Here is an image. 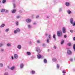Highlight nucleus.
Returning <instances> with one entry per match:
<instances>
[{
	"mask_svg": "<svg viewBox=\"0 0 75 75\" xmlns=\"http://www.w3.org/2000/svg\"><path fill=\"white\" fill-rule=\"evenodd\" d=\"M57 35L58 37H62V31H58L57 32Z\"/></svg>",
	"mask_w": 75,
	"mask_h": 75,
	"instance_id": "nucleus-1",
	"label": "nucleus"
},
{
	"mask_svg": "<svg viewBox=\"0 0 75 75\" xmlns=\"http://www.w3.org/2000/svg\"><path fill=\"white\" fill-rule=\"evenodd\" d=\"M36 50L38 53V54H40L41 53V50H40V48L38 47H37L36 48Z\"/></svg>",
	"mask_w": 75,
	"mask_h": 75,
	"instance_id": "nucleus-2",
	"label": "nucleus"
},
{
	"mask_svg": "<svg viewBox=\"0 0 75 75\" xmlns=\"http://www.w3.org/2000/svg\"><path fill=\"white\" fill-rule=\"evenodd\" d=\"M20 31V29L19 28H18L16 29V30H15L14 31V33L15 34H16L17 33H18Z\"/></svg>",
	"mask_w": 75,
	"mask_h": 75,
	"instance_id": "nucleus-3",
	"label": "nucleus"
},
{
	"mask_svg": "<svg viewBox=\"0 0 75 75\" xmlns=\"http://www.w3.org/2000/svg\"><path fill=\"white\" fill-rule=\"evenodd\" d=\"M26 23H31V19L30 18L27 19L26 20Z\"/></svg>",
	"mask_w": 75,
	"mask_h": 75,
	"instance_id": "nucleus-4",
	"label": "nucleus"
},
{
	"mask_svg": "<svg viewBox=\"0 0 75 75\" xmlns=\"http://www.w3.org/2000/svg\"><path fill=\"white\" fill-rule=\"evenodd\" d=\"M67 54L68 55H71L72 54V52L69 50H68L67 51Z\"/></svg>",
	"mask_w": 75,
	"mask_h": 75,
	"instance_id": "nucleus-5",
	"label": "nucleus"
},
{
	"mask_svg": "<svg viewBox=\"0 0 75 75\" xmlns=\"http://www.w3.org/2000/svg\"><path fill=\"white\" fill-rule=\"evenodd\" d=\"M62 31L63 33H66V29L65 28H62Z\"/></svg>",
	"mask_w": 75,
	"mask_h": 75,
	"instance_id": "nucleus-6",
	"label": "nucleus"
},
{
	"mask_svg": "<svg viewBox=\"0 0 75 75\" xmlns=\"http://www.w3.org/2000/svg\"><path fill=\"white\" fill-rule=\"evenodd\" d=\"M70 22L71 24H72L73 23H74V20L73 19V18H71L70 20Z\"/></svg>",
	"mask_w": 75,
	"mask_h": 75,
	"instance_id": "nucleus-7",
	"label": "nucleus"
},
{
	"mask_svg": "<svg viewBox=\"0 0 75 75\" xmlns=\"http://www.w3.org/2000/svg\"><path fill=\"white\" fill-rule=\"evenodd\" d=\"M18 58V55H17V54H14V58H15V59H17Z\"/></svg>",
	"mask_w": 75,
	"mask_h": 75,
	"instance_id": "nucleus-8",
	"label": "nucleus"
},
{
	"mask_svg": "<svg viewBox=\"0 0 75 75\" xmlns=\"http://www.w3.org/2000/svg\"><path fill=\"white\" fill-rule=\"evenodd\" d=\"M41 55L40 54H38L37 55V57L38 59H40L41 58Z\"/></svg>",
	"mask_w": 75,
	"mask_h": 75,
	"instance_id": "nucleus-9",
	"label": "nucleus"
},
{
	"mask_svg": "<svg viewBox=\"0 0 75 75\" xmlns=\"http://www.w3.org/2000/svg\"><path fill=\"white\" fill-rule=\"evenodd\" d=\"M65 4L67 6H69L70 4H69V3H68V2H66Z\"/></svg>",
	"mask_w": 75,
	"mask_h": 75,
	"instance_id": "nucleus-10",
	"label": "nucleus"
},
{
	"mask_svg": "<svg viewBox=\"0 0 75 75\" xmlns=\"http://www.w3.org/2000/svg\"><path fill=\"white\" fill-rule=\"evenodd\" d=\"M1 13H4L5 11V9H1Z\"/></svg>",
	"mask_w": 75,
	"mask_h": 75,
	"instance_id": "nucleus-11",
	"label": "nucleus"
},
{
	"mask_svg": "<svg viewBox=\"0 0 75 75\" xmlns=\"http://www.w3.org/2000/svg\"><path fill=\"white\" fill-rule=\"evenodd\" d=\"M44 63H45V64L47 63V59H44Z\"/></svg>",
	"mask_w": 75,
	"mask_h": 75,
	"instance_id": "nucleus-12",
	"label": "nucleus"
},
{
	"mask_svg": "<svg viewBox=\"0 0 75 75\" xmlns=\"http://www.w3.org/2000/svg\"><path fill=\"white\" fill-rule=\"evenodd\" d=\"M16 11V9H13L12 11V13H14Z\"/></svg>",
	"mask_w": 75,
	"mask_h": 75,
	"instance_id": "nucleus-13",
	"label": "nucleus"
},
{
	"mask_svg": "<svg viewBox=\"0 0 75 75\" xmlns=\"http://www.w3.org/2000/svg\"><path fill=\"white\" fill-rule=\"evenodd\" d=\"M67 13L68 14H70L71 13V11H70L69 10H68L67 11Z\"/></svg>",
	"mask_w": 75,
	"mask_h": 75,
	"instance_id": "nucleus-14",
	"label": "nucleus"
},
{
	"mask_svg": "<svg viewBox=\"0 0 75 75\" xmlns=\"http://www.w3.org/2000/svg\"><path fill=\"white\" fill-rule=\"evenodd\" d=\"M17 48H18V49H21V45H19L18 47H17Z\"/></svg>",
	"mask_w": 75,
	"mask_h": 75,
	"instance_id": "nucleus-15",
	"label": "nucleus"
},
{
	"mask_svg": "<svg viewBox=\"0 0 75 75\" xmlns=\"http://www.w3.org/2000/svg\"><path fill=\"white\" fill-rule=\"evenodd\" d=\"M14 68H15V67H14L13 66L11 68V69L13 71V70L14 69Z\"/></svg>",
	"mask_w": 75,
	"mask_h": 75,
	"instance_id": "nucleus-16",
	"label": "nucleus"
},
{
	"mask_svg": "<svg viewBox=\"0 0 75 75\" xmlns=\"http://www.w3.org/2000/svg\"><path fill=\"white\" fill-rule=\"evenodd\" d=\"M5 25L4 24H3L0 26V27H1V28H2V27H4Z\"/></svg>",
	"mask_w": 75,
	"mask_h": 75,
	"instance_id": "nucleus-17",
	"label": "nucleus"
},
{
	"mask_svg": "<svg viewBox=\"0 0 75 75\" xmlns=\"http://www.w3.org/2000/svg\"><path fill=\"white\" fill-rule=\"evenodd\" d=\"M6 2V0H3L2 1V3L3 4L5 3Z\"/></svg>",
	"mask_w": 75,
	"mask_h": 75,
	"instance_id": "nucleus-18",
	"label": "nucleus"
},
{
	"mask_svg": "<svg viewBox=\"0 0 75 75\" xmlns=\"http://www.w3.org/2000/svg\"><path fill=\"white\" fill-rule=\"evenodd\" d=\"M73 48L74 50V51H75V44H74L73 46Z\"/></svg>",
	"mask_w": 75,
	"mask_h": 75,
	"instance_id": "nucleus-19",
	"label": "nucleus"
},
{
	"mask_svg": "<svg viewBox=\"0 0 75 75\" xmlns=\"http://www.w3.org/2000/svg\"><path fill=\"white\" fill-rule=\"evenodd\" d=\"M23 66H24V64H21V68H22Z\"/></svg>",
	"mask_w": 75,
	"mask_h": 75,
	"instance_id": "nucleus-20",
	"label": "nucleus"
},
{
	"mask_svg": "<svg viewBox=\"0 0 75 75\" xmlns=\"http://www.w3.org/2000/svg\"><path fill=\"white\" fill-rule=\"evenodd\" d=\"M64 42V40H62V41L61 42V44H63V43Z\"/></svg>",
	"mask_w": 75,
	"mask_h": 75,
	"instance_id": "nucleus-21",
	"label": "nucleus"
},
{
	"mask_svg": "<svg viewBox=\"0 0 75 75\" xmlns=\"http://www.w3.org/2000/svg\"><path fill=\"white\" fill-rule=\"evenodd\" d=\"M27 54H28V55H31V53L29 52H27Z\"/></svg>",
	"mask_w": 75,
	"mask_h": 75,
	"instance_id": "nucleus-22",
	"label": "nucleus"
},
{
	"mask_svg": "<svg viewBox=\"0 0 75 75\" xmlns=\"http://www.w3.org/2000/svg\"><path fill=\"white\" fill-rule=\"evenodd\" d=\"M16 25H18V21L16 22Z\"/></svg>",
	"mask_w": 75,
	"mask_h": 75,
	"instance_id": "nucleus-23",
	"label": "nucleus"
},
{
	"mask_svg": "<svg viewBox=\"0 0 75 75\" xmlns=\"http://www.w3.org/2000/svg\"><path fill=\"white\" fill-rule=\"evenodd\" d=\"M0 67H3V64L1 63L0 65Z\"/></svg>",
	"mask_w": 75,
	"mask_h": 75,
	"instance_id": "nucleus-24",
	"label": "nucleus"
},
{
	"mask_svg": "<svg viewBox=\"0 0 75 75\" xmlns=\"http://www.w3.org/2000/svg\"><path fill=\"white\" fill-rule=\"evenodd\" d=\"M35 71H34L33 70L32 71V74H35Z\"/></svg>",
	"mask_w": 75,
	"mask_h": 75,
	"instance_id": "nucleus-25",
	"label": "nucleus"
},
{
	"mask_svg": "<svg viewBox=\"0 0 75 75\" xmlns=\"http://www.w3.org/2000/svg\"><path fill=\"white\" fill-rule=\"evenodd\" d=\"M53 38L55 39V35H53Z\"/></svg>",
	"mask_w": 75,
	"mask_h": 75,
	"instance_id": "nucleus-26",
	"label": "nucleus"
},
{
	"mask_svg": "<svg viewBox=\"0 0 75 75\" xmlns=\"http://www.w3.org/2000/svg\"><path fill=\"white\" fill-rule=\"evenodd\" d=\"M37 43H38V44H40V41L39 40H38L37 41Z\"/></svg>",
	"mask_w": 75,
	"mask_h": 75,
	"instance_id": "nucleus-27",
	"label": "nucleus"
},
{
	"mask_svg": "<svg viewBox=\"0 0 75 75\" xmlns=\"http://www.w3.org/2000/svg\"><path fill=\"white\" fill-rule=\"evenodd\" d=\"M4 75H8V73L6 72L5 73H4Z\"/></svg>",
	"mask_w": 75,
	"mask_h": 75,
	"instance_id": "nucleus-28",
	"label": "nucleus"
},
{
	"mask_svg": "<svg viewBox=\"0 0 75 75\" xmlns=\"http://www.w3.org/2000/svg\"><path fill=\"white\" fill-rule=\"evenodd\" d=\"M28 28H31V25H28Z\"/></svg>",
	"mask_w": 75,
	"mask_h": 75,
	"instance_id": "nucleus-29",
	"label": "nucleus"
},
{
	"mask_svg": "<svg viewBox=\"0 0 75 75\" xmlns=\"http://www.w3.org/2000/svg\"><path fill=\"white\" fill-rule=\"evenodd\" d=\"M48 37L49 38H50V39H51V35H48Z\"/></svg>",
	"mask_w": 75,
	"mask_h": 75,
	"instance_id": "nucleus-30",
	"label": "nucleus"
},
{
	"mask_svg": "<svg viewBox=\"0 0 75 75\" xmlns=\"http://www.w3.org/2000/svg\"><path fill=\"white\" fill-rule=\"evenodd\" d=\"M62 73L63 74H65L66 73V71H65V70H64L63 71Z\"/></svg>",
	"mask_w": 75,
	"mask_h": 75,
	"instance_id": "nucleus-31",
	"label": "nucleus"
},
{
	"mask_svg": "<svg viewBox=\"0 0 75 75\" xmlns=\"http://www.w3.org/2000/svg\"><path fill=\"white\" fill-rule=\"evenodd\" d=\"M8 31H9V29H7L6 30V32H7Z\"/></svg>",
	"mask_w": 75,
	"mask_h": 75,
	"instance_id": "nucleus-32",
	"label": "nucleus"
},
{
	"mask_svg": "<svg viewBox=\"0 0 75 75\" xmlns=\"http://www.w3.org/2000/svg\"><path fill=\"white\" fill-rule=\"evenodd\" d=\"M3 44L2 43H0V47H2V46H3Z\"/></svg>",
	"mask_w": 75,
	"mask_h": 75,
	"instance_id": "nucleus-33",
	"label": "nucleus"
},
{
	"mask_svg": "<svg viewBox=\"0 0 75 75\" xmlns=\"http://www.w3.org/2000/svg\"><path fill=\"white\" fill-rule=\"evenodd\" d=\"M20 16H16V18H20Z\"/></svg>",
	"mask_w": 75,
	"mask_h": 75,
	"instance_id": "nucleus-34",
	"label": "nucleus"
},
{
	"mask_svg": "<svg viewBox=\"0 0 75 75\" xmlns=\"http://www.w3.org/2000/svg\"><path fill=\"white\" fill-rule=\"evenodd\" d=\"M53 61H54V62H55V61H57V59H54L53 60Z\"/></svg>",
	"mask_w": 75,
	"mask_h": 75,
	"instance_id": "nucleus-35",
	"label": "nucleus"
},
{
	"mask_svg": "<svg viewBox=\"0 0 75 75\" xmlns=\"http://www.w3.org/2000/svg\"><path fill=\"white\" fill-rule=\"evenodd\" d=\"M57 67L58 69L59 68V66L58 65V64H57Z\"/></svg>",
	"mask_w": 75,
	"mask_h": 75,
	"instance_id": "nucleus-36",
	"label": "nucleus"
},
{
	"mask_svg": "<svg viewBox=\"0 0 75 75\" xmlns=\"http://www.w3.org/2000/svg\"><path fill=\"white\" fill-rule=\"evenodd\" d=\"M68 46H71V43H69L68 44Z\"/></svg>",
	"mask_w": 75,
	"mask_h": 75,
	"instance_id": "nucleus-37",
	"label": "nucleus"
},
{
	"mask_svg": "<svg viewBox=\"0 0 75 75\" xmlns=\"http://www.w3.org/2000/svg\"><path fill=\"white\" fill-rule=\"evenodd\" d=\"M70 31L71 33H73L74 32V31L72 30H70Z\"/></svg>",
	"mask_w": 75,
	"mask_h": 75,
	"instance_id": "nucleus-38",
	"label": "nucleus"
},
{
	"mask_svg": "<svg viewBox=\"0 0 75 75\" xmlns=\"http://www.w3.org/2000/svg\"><path fill=\"white\" fill-rule=\"evenodd\" d=\"M47 43H49V39H48L47 40Z\"/></svg>",
	"mask_w": 75,
	"mask_h": 75,
	"instance_id": "nucleus-39",
	"label": "nucleus"
},
{
	"mask_svg": "<svg viewBox=\"0 0 75 75\" xmlns=\"http://www.w3.org/2000/svg\"><path fill=\"white\" fill-rule=\"evenodd\" d=\"M16 7V4H13V8H15Z\"/></svg>",
	"mask_w": 75,
	"mask_h": 75,
	"instance_id": "nucleus-40",
	"label": "nucleus"
},
{
	"mask_svg": "<svg viewBox=\"0 0 75 75\" xmlns=\"http://www.w3.org/2000/svg\"><path fill=\"white\" fill-rule=\"evenodd\" d=\"M7 46H10V44L9 43H8L7 44Z\"/></svg>",
	"mask_w": 75,
	"mask_h": 75,
	"instance_id": "nucleus-41",
	"label": "nucleus"
},
{
	"mask_svg": "<svg viewBox=\"0 0 75 75\" xmlns=\"http://www.w3.org/2000/svg\"><path fill=\"white\" fill-rule=\"evenodd\" d=\"M53 48H54V49H57V47L55 46H54V47H53Z\"/></svg>",
	"mask_w": 75,
	"mask_h": 75,
	"instance_id": "nucleus-42",
	"label": "nucleus"
},
{
	"mask_svg": "<svg viewBox=\"0 0 75 75\" xmlns=\"http://www.w3.org/2000/svg\"><path fill=\"white\" fill-rule=\"evenodd\" d=\"M64 38H67V35H65L64 36Z\"/></svg>",
	"mask_w": 75,
	"mask_h": 75,
	"instance_id": "nucleus-43",
	"label": "nucleus"
},
{
	"mask_svg": "<svg viewBox=\"0 0 75 75\" xmlns=\"http://www.w3.org/2000/svg\"><path fill=\"white\" fill-rule=\"evenodd\" d=\"M73 26H74V25H75V22L73 24Z\"/></svg>",
	"mask_w": 75,
	"mask_h": 75,
	"instance_id": "nucleus-44",
	"label": "nucleus"
},
{
	"mask_svg": "<svg viewBox=\"0 0 75 75\" xmlns=\"http://www.w3.org/2000/svg\"><path fill=\"white\" fill-rule=\"evenodd\" d=\"M73 40L74 41H75V37H74V38H73Z\"/></svg>",
	"mask_w": 75,
	"mask_h": 75,
	"instance_id": "nucleus-45",
	"label": "nucleus"
},
{
	"mask_svg": "<svg viewBox=\"0 0 75 75\" xmlns=\"http://www.w3.org/2000/svg\"><path fill=\"white\" fill-rule=\"evenodd\" d=\"M8 10H7L6 11V13H8Z\"/></svg>",
	"mask_w": 75,
	"mask_h": 75,
	"instance_id": "nucleus-46",
	"label": "nucleus"
},
{
	"mask_svg": "<svg viewBox=\"0 0 75 75\" xmlns=\"http://www.w3.org/2000/svg\"><path fill=\"white\" fill-rule=\"evenodd\" d=\"M1 51H4V50H3V49H1Z\"/></svg>",
	"mask_w": 75,
	"mask_h": 75,
	"instance_id": "nucleus-47",
	"label": "nucleus"
},
{
	"mask_svg": "<svg viewBox=\"0 0 75 75\" xmlns=\"http://www.w3.org/2000/svg\"><path fill=\"white\" fill-rule=\"evenodd\" d=\"M36 18H39V16H37L36 17Z\"/></svg>",
	"mask_w": 75,
	"mask_h": 75,
	"instance_id": "nucleus-48",
	"label": "nucleus"
},
{
	"mask_svg": "<svg viewBox=\"0 0 75 75\" xmlns=\"http://www.w3.org/2000/svg\"><path fill=\"white\" fill-rule=\"evenodd\" d=\"M70 61H73V59H70Z\"/></svg>",
	"mask_w": 75,
	"mask_h": 75,
	"instance_id": "nucleus-49",
	"label": "nucleus"
},
{
	"mask_svg": "<svg viewBox=\"0 0 75 75\" xmlns=\"http://www.w3.org/2000/svg\"><path fill=\"white\" fill-rule=\"evenodd\" d=\"M33 24H34V25H35V24H36V23H33Z\"/></svg>",
	"mask_w": 75,
	"mask_h": 75,
	"instance_id": "nucleus-50",
	"label": "nucleus"
},
{
	"mask_svg": "<svg viewBox=\"0 0 75 75\" xmlns=\"http://www.w3.org/2000/svg\"><path fill=\"white\" fill-rule=\"evenodd\" d=\"M49 17H50V16H48L47 17V18H49Z\"/></svg>",
	"mask_w": 75,
	"mask_h": 75,
	"instance_id": "nucleus-51",
	"label": "nucleus"
},
{
	"mask_svg": "<svg viewBox=\"0 0 75 75\" xmlns=\"http://www.w3.org/2000/svg\"><path fill=\"white\" fill-rule=\"evenodd\" d=\"M43 46H45V44H43Z\"/></svg>",
	"mask_w": 75,
	"mask_h": 75,
	"instance_id": "nucleus-52",
	"label": "nucleus"
},
{
	"mask_svg": "<svg viewBox=\"0 0 75 75\" xmlns=\"http://www.w3.org/2000/svg\"><path fill=\"white\" fill-rule=\"evenodd\" d=\"M12 59H13V57H12Z\"/></svg>",
	"mask_w": 75,
	"mask_h": 75,
	"instance_id": "nucleus-53",
	"label": "nucleus"
},
{
	"mask_svg": "<svg viewBox=\"0 0 75 75\" xmlns=\"http://www.w3.org/2000/svg\"><path fill=\"white\" fill-rule=\"evenodd\" d=\"M45 35H46V36H47V34H45Z\"/></svg>",
	"mask_w": 75,
	"mask_h": 75,
	"instance_id": "nucleus-54",
	"label": "nucleus"
},
{
	"mask_svg": "<svg viewBox=\"0 0 75 75\" xmlns=\"http://www.w3.org/2000/svg\"><path fill=\"white\" fill-rule=\"evenodd\" d=\"M63 75H65V74H63Z\"/></svg>",
	"mask_w": 75,
	"mask_h": 75,
	"instance_id": "nucleus-55",
	"label": "nucleus"
}]
</instances>
